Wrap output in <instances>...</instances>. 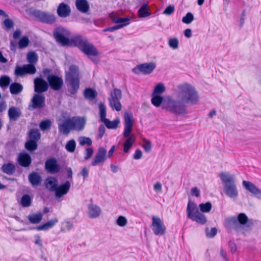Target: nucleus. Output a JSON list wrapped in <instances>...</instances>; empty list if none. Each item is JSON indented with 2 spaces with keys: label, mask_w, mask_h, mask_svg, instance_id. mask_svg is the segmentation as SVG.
<instances>
[{
  "label": "nucleus",
  "mask_w": 261,
  "mask_h": 261,
  "mask_svg": "<svg viewBox=\"0 0 261 261\" xmlns=\"http://www.w3.org/2000/svg\"><path fill=\"white\" fill-rule=\"evenodd\" d=\"M105 124L106 126L109 129H116L117 128L118 124L120 123L119 119H116L113 121H110L108 119H105L102 122Z\"/></svg>",
  "instance_id": "nucleus-39"
},
{
  "label": "nucleus",
  "mask_w": 261,
  "mask_h": 261,
  "mask_svg": "<svg viewBox=\"0 0 261 261\" xmlns=\"http://www.w3.org/2000/svg\"><path fill=\"white\" fill-rule=\"evenodd\" d=\"M28 179L33 187L39 186L42 181L40 174L35 172H33L29 175Z\"/></svg>",
  "instance_id": "nucleus-27"
},
{
  "label": "nucleus",
  "mask_w": 261,
  "mask_h": 261,
  "mask_svg": "<svg viewBox=\"0 0 261 261\" xmlns=\"http://www.w3.org/2000/svg\"><path fill=\"white\" fill-rule=\"evenodd\" d=\"M143 147L146 152H150L151 150V144L149 141H145L143 145Z\"/></svg>",
  "instance_id": "nucleus-57"
},
{
  "label": "nucleus",
  "mask_w": 261,
  "mask_h": 261,
  "mask_svg": "<svg viewBox=\"0 0 261 261\" xmlns=\"http://www.w3.org/2000/svg\"><path fill=\"white\" fill-rule=\"evenodd\" d=\"M199 211L197 204L194 202L189 201L187 207V214L189 218L193 221L201 224H204L207 221L205 216L202 213H208L211 211L212 206L210 202L201 203L199 205Z\"/></svg>",
  "instance_id": "nucleus-1"
},
{
  "label": "nucleus",
  "mask_w": 261,
  "mask_h": 261,
  "mask_svg": "<svg viewBox=\"0 0 261 261\" xmlns=\"http://www.w3.org/2000/svg\"><path fill=\"white\" fill-rule=\"evenodd\" d=\"M25 147L28 150L30 151H33L36 150L37 148V141H35V140H30V141L26 142Z\"/></svg>",
  "instance_id": "nucleus-46"
},
{
  "label": "nucleus",
  "mask_w": 261,
  "mask_h": 261,
  "mask_svg": "<svg viewBox=\"0 0 261 261\" xmlns=\"http://www.w3.org/2000/svg\"><path fill=\"white\" fill-rule=\"evenodd\" d=\"M45 184L46 188L50 191L53 192L58 186V180L54 177H49L46 179Z\"/></svg>",
  "instance_id": "nucleus-31"
},
{
  "label": "nucleus",
  "mask_w": 261,
  "mask_h": 261,
  "mask_svg": "<svg viewBox=\"0 0 261 261\" xmlns=\"http://www.w3.org/2000/svg\"><path fill=\"white\" fill-rule=\"evenodd\" d=\"M78 141L79 144L81 146L88 145L91 146L92 143V141L90 138L86 137H80L79 138Z\"/></svg>",
  "instance_id": "nucleus-48"
},
{
  "label": "nucleus",
  "mask_w": 261,
  "mask_h": 261,
  "mask_svg": "<svg viewBox=\"0 0 261 261\" xmlns=\"http://www.w3.org/2000/svg\"><path fill=\"white\" fill-rule=\"evenodd\" d=\"M93 153V150L92 148H87L85 150L84 159L86 160L89 159Z\"/></svg>",
  "instance_id": "nucleus-56"
},
{
  "label": "nucleus",
  "mask_w": 261,
  "mask_h": 261,
  "mask_svg": "<svg viewBox=\"0 0 261 261\" xmlns=\"http://www.w3.org/2000/svg\"><path fill=\"white\" fill-rule=\"evenodd\" d=\"M8 115L10 121H16L21 115L20 110L15 107H11L8 110Z\"/></svg>",
  "instance_id": "nucleus-26"
},
{
  "label": "nucleus",
  "mask_w": 261,
  "mask_h": 261,
  "mask_svg": "<svg viewBox=\"0 0 261 261\" xmlns=\"http://www.w3.org/2000/svg\"><path fill=\"white\" fill-rule=\"evenodd\" d=\"M27 59L30 64L34 65L38 61V57L35 51H30L27 54Z\"/></svg>",
  "instance_id": "nucleus-42"
},
{
  "label": "nucleus",
  "mask_w": 261,
  "mask_h": 261,
  "mask_svg": "<svg viewBox=\"0 0 261 261\" xmlns=\"http://www.w3.org/2000/svg\"><path fill=\"white\" fill-rule=\"evenodd\" d=\"M66 83L68 88V92L71 95H75L80 88V75L77 67L71 65L69 72L66 75Z\"/></svg>",
  "instance_id": "nucleus-4"
},
{
  "label": "nucleus",
  "mask_w": 261,
  "mask_h": 261,
  "mask_svg": "<svg viewBox=\"0 0 261 261\" xmlns=\"http://www.w3.org/2000/svg\"><path fill=\"white\" fill-rule=\"evenodd\" d=\"M151 229L154 234L156 236L164 235L166 232V227L164 222L159 217L152 216Z\"/></svg>",
  "instance_id": "nucleus-11"
},
{
  "label": "nucleus",
  "mask_w": 261,
  "mask_h": 261,
  "mask_svg": "<svg viewBox=\"0 0 261 261\" xmlns=\"http://www.w3.org/2000/svg\"><path fill=\"white\" fill-rule=\"evenodd\" d=\"M76 147L75 141L72 139L67 142L65 146L66 149L69 152H73Z\"/></svg>",
  "instance_id": "nucleus-49"
},
{
  "label": "nucleus",
  "mask_w": 261,
  "mask_h": 261,
  "mask_svg": "<svg viewBox=\"0 0 261 261\" xmlns=\"http://www.w3.org/2000/svg\"><path fill=\"white\" fill-rule=\"evenodd\" d=\"M36 72L34 65L29 64L22 66H16L15 69V74L17 76H22L26 74H33Z\"/></svg>",
  "instance_id": "nucleus-14"
},
{
  "label": "nucleus",
  "mask_w": 261,
  "mask_h": 261,
  "mask_svg": "<svg viewBox=\"0 0 261 261\" xmlns=\"http://www.w3.org/2000/svg\"><path fill=\"white\" fill-rule=\"evenodd\" d=\"M243 185L244 188L253 194L257 198H261V190L258 188L254 184L249 181L243 180Z\"/></svg>",
  "instance_id": "nucleus-19"
},
{
  "label": "nucleus",
  "mask_w": 261,
  "mask_h": 261,
  "mask_svg": "<svg viewBox=\"0 0 261 261\" xmlns=\"http://www.w3.org/2000/svg\"><path fill=\"white\" fill-rule=\"evenodd\" d=\"M128 24H126V23H124V24H118L116 25H115V26H113V27H110V32H113L115 30H117L118 29H120L122 28H123V27L124 26H126L127 25H128Z\"/></svg>",
  "instance_id": "nucleus-62"
},
{
  "label": "nucleus",
  "mask_w": 261,
  "mask_h": 261,
  "mask_svg": "<svg viewBox=\"0 0 261 261\" xmlns=\"http://www.w3.org/2000/svg\"><path fill=\"white\" fill-rule=\"evenodd\" d=\"M71 41L74 43V46H77L89 57L98 56V51L96 48L89 43L85 37L80 35H75L71 37Z\"/></svg>",
  "instance_id": "nucleus-3"
},
{
  "label": "nucleus",
  "mask_w": 261,
  "mask_h": 261,
  "mask_svg": "<svg viewBox=\"0 0 261 261\" xmlns=\"http://www.w3.org/2000/svg\"><path fill=\"white\" fill-rule=\"evenodd\" d=\"M48 83L41 78L38 77L34 80V90L36 92L41 93L47 90Z\"/></svg>",
  "instance_id": "nucleus-18"
},
{
  "label": "nucleus",
  "mask_w": 261,
  "mask_h": 261,
  "mask_svg": "<svg viewBox=\"0 0 261 261\" xmlns=\"http://www.w3.org/2000/svg\"><path fill=\"white\" fill-rule=\"evenodd\" d=\"M10 83V79L9 76L4 75L0 78V87H7Z\"/></svg>",
  "instance_id": "nucleus-50"
},
{
  "label": "nucleus",
  "mask_w": 261,
  "mask_h": 261,
  "mask_svg": "<svg viewBox=\"0 0 261 261\" xmlns=\"http://www.w3.org/2000/svg\"><path fill=\"white\" fill-rule=\"evenodd\" d=\"M84 95L85 98L93 100L96 97L97 93L96 90L89 88L85 90Z\"/></svg>",
  "instance_id": "nucleus-36"
},
{
  "label": "nucleus",
  "mask_w": 261,
  "mask_h": 261,
  "mask_svg": "<svg viewBox=\"0 0 261 261\" xmlns=\"http://www.w3.org/2000/svg\"><path fill=\"white\" fill-rule=\"evenodd\" d=\"M166 91V87L163 83H159L157 84L154 88L152 93L153 95H161L164 93Z\"/></svg>",
  "instance_id": "nucleus-40"
},
{
  "label": "nucleus",
  "mask_w": 261,
  "mask_h": 261,
  "mask_svg": "<svg viewBox=\"0 0 261 261\" xmlns=\"http://www.w3.org/2000/svg\"><path fill=\"white\" fill-rule=\"evenodd\" d=\"M127 223V220L126 218L122 216H119L116 220V224L120 227L125 226Z\"/></svg>",
  "instance_id": "nucleus-51"
},
{
  "label": "nucleus",
  "mask_w": 261,
  "mask_h": 261,
  "mask_svg": "<svg viewBox=\"0 0 261 261\" xmlns=\"http://www.w3.org/2000/svg\"><path fill=\"white\" fill-rule=\"evenodd\" d=\"M248 220L247 216L244 213L240 214L238 218L232 217L226 220V226L238 231H241L243 225H245Z\"/></svg>",
  "instance_id": "nucleus-7"
},
{
  "label": "nucleus",
  "mask_w": 261,
  "mask_h": 261,
  "mask_svg": "<svg viewBox=\"0 0 261 261\" xmlns=\"http://www.w3.org/2000/svg\"><path fill=\"white\" fill-rule=\"evenodd\" d=\"M41 137V134L37 129H32L30 131L29 138L30 140H35L38 141Z\"/></svg>",
  "instance_id": "nucleus-45"
},
{
  "label": "nucleus",
  "mask_w": 261,
  "mask_h": 261,
  "mask_svg": "<svg viewBox=\"0 0 261 261\" xmlns=\"http://www.w3.org/2000/svg\"><path fill=\"white\" fill-rule=\"evenodd\" d=\"M3 24L7 29H11L13 28L14 23V22L9 18H6L4 20Z\"/></svg>",
  "instance_id": "nucleus-55"
},
{
  "label": "nucleus",
  "mask_w": 261,
  "mask_h": 261,
  "mask_svg": "<svg viewBox=\"0 0 261 261\" xmlns=\"http://www.w3.org/2000/svg\"><path fill=\"white\" fill-rule=\"evenodd\" d=\"M206 236L208 238L214 237L217 233V229L215 227L212 228L210 230L207 228L205 230Z\"/></svg>",
  "instance_id": "nucleus-53"
},
{
  "label": "nucleus",
  "mask_w": 261,
  "mask_h": 261,
  "mask_svg": "<svg viewBox=\"0 0 261 261\" xmlns=\"http://www.w3.org/2000/svg\"><path fill=\"white\" fill-rule=\"evenodd\" d=\"M2 170L8 175H12L15 171V166L11 163L4 164L2 167Z\"/></svg>",
  "instance_id": "nucleus-34"
},
{
  "label": "nucleus",
  "mask_w": 261,
  "mask_h": 261,
  "mask_svg": "<svg viewBox=\"0 0 261 261\" xmlns=\"http://www.w3.org/2000/svg\"><path fill=\"white\" fill-rule=\"evenodd\" d=\"M174 6L170 5L165 9V10L163 12V14L165 15H170L174 12Z\"/></svg>",
  "instance_id": "nucleus-58"
},
{
  "label": "nucleus",
  "mask_w": 261,
  "mask_h": 261,
  "mask_svg": "<svg viewBox=\"0 0 261 261\" xmlns=\"http://www.w3.org/2000/svg\"><path fill=\"white\" fill-rule=\"evenodd\" d=\"M169 45L173 49H177L178 46V40L177 38H171L169 40Z\"/></svg>",
  "instance_id": "nucleus-54"
},
{
  "label": "nucleus",
  "mask_w": 261,
  "mask_h": 261,
  "mask_svg": "<svg viewBox=\"0 0 261 261\" xmlns=\"http://www.w3.org/2000/svg\"><path fill=\"white\" fill-rule=\"evenodd\" d=\"M138 16L140 17H146L151 15V13L149 11L148 6L147 4H143L139 9Z\"/></svg>",
  "instance_id": "nucleus-38"
},
{
  "label": "nucleus",
  "mask_w": 261,
  "mask_h": 261,
  "mask_svg": "<svg viewBox=\"0 0 261 261\" xmlns=\"http://www.w3.org/2000/svg\"><path fill=\"white\" fill-rule=\"evenodd\" d=\"M81 175L83 176V179L85 180L89 175V170L86 167L83 168L81 172Z\"/></svg>",
  "instance_id": "nucleus-59"
},
{
  "label": "nucleus",
  "mask_w": 261,
  "mask_h": 261,
  "mask_svg": "<svg viewBox=\"0 0 261 261\" xmlns=\"http://www.w3.org/2000/svg\"><path fill=\"white\" fill-rule=\"evenodd\" d=\"M50 87L54 90H59L63 84V80L58 76L50 74L47 77Z\"/></svg>",
  "instance_id": "nucleus-17"
},
{
  "label": "nucleus",
  "mask_w": 261,
  "mask_h": 261,
  "mask_svg": "<svg viewBox=\"0 0 261 261\" xmlns=\"http://www.w3.org/2000/svg\"><path fill=\"white\" fill-rule=\"evenodd\" d=\"M33 15L40 21L43 23L51 24L56 21V18L54 15L44 12L36 10L33 12Z\"/></svg>",
  "instance_id": "nucleus-15"
},
{
  "label": "nucleus",
  "mask_w": 261,
  "mask_h": 261,
  "mask_svg": "<svg viewBox=\"0 0 261 261\" xmlns=\"http://www.w3.org/2000/svg\"><path fill=\"white\" fill-rule=\"evenodd\" d=\"M142 156V152L140 149H137L133 155V158L135 160H139Z\"/></svg>",
  "instance_id": "nucleus-63"
},
{
  "label": "nucleus",
  "mask_w": 261,
  "mask_h": 261,
  "mask_svg": "<svg viewBox=\"0 0 261 261\" xmlns=\"http://www.w3.org/2000/svg\"><path fill=\"white\" fill-rule=\"evenodd\" d=\"M51 125V121L49 119H47L40 122L39 124V127L42 131L45 132L49 130L50 129Z\"/></svg>",
  "instance_id": "nucleus-44"
},
{
  "label": "nucleus",
  "mask_w": 261,
  "mask_h": 261,
  "mask_svg": "<svg viewBox=\"0 0 261 261\" xmlns=\"http://www.w3.org/2000/svg\"><path fill=\"white\" fill-rule=\"evenodd\" d=\"M58 222V219L57 218L53 219L43 224L37 226L36 227V229L38 231L47 230L53 228Z\"/></svg>",
  "instance_id": "nucleus-30"
},
{
  "label": "nucleus",
  "mask_w": 261,
  "mask_h": 261,
  "mask_svg": "<svg viewBox=\"0 0 261 261\" xmlns=\"http://www.w3.org/2000/svg\"><path fill=\"white\" fill-rule=\"evenodd\" d=\"M42 219V214L41 213L30 214L28 220L32 224H38Z\"/></svg>",
  "instance_id": "nucleus-35"
},
{
  "label": "nucleus",
  "mask_w": 261,
  "mask_h": 261,
  "mask_svg": "<svg viewBox=\"0 0 261 261\" xmlns=\"http://www.w3.org/2000/svg\"><path fill=\"white\" fill-rule=\"evenodd\" d=\"M128 24H126V23H124V24H118L116 25H115V26H113V27H110V32H113L115 30H117L118 29H120L122 28H123V27L124 26H126L127 25H128Z\"/></svg>",
  "instance_id": "nucleus-61"
},
{
  "label": "nucleus",
  "mask_w": 261,
  "mask_h": 261,
  "mask_svg": "<svg viewBox=\"0 0 261 261\" xmlns=\"http://www.w3.org/2000/svg\"><path fill=\"white\" fill-rule=\"evenodd\" d=\"M53 33L56 41L62 45H74L71 38L70 40L68 38L69 32L65 28L61 27H57L54 30Z\"/></svg>",
  "instance_id": "nucleus-8"
},
{
  "label": "nucleus",
  "mask_w": 261,
  "mask_h": 261,
  "mask_svg": "<svg viewBox=\"0 0 261 261\" xmlns=\"http://www.w3.org/2000/svg\"><path fill=\"white\" fill-rule=\"evenodd\" d=\"M122 98L121 90L115 88L110 92V96L108 98L110 107L113 110L120 111L122 109L120 100Z\"/></svg>",
  "instance_id": "nucleus-9"
},
{
  "label": "nucleus",
  "mask_w": 261,
  "mask_h": 261,
  "mask_svg": "<svg viewBox=\"0 0 261 261\" xmlns=\"http://www.w3.org/2000/svg\"><path fill=\"white\" fill-rule=\"evenodd\" d=\"M220 179L224 185V190L225 194L230 198H236L238 195V192L235 184L234 175L228 172H222L220 173Z\"/></svg>",
  "instance_id": "nucleus-6"
},
{
  "label": "nucleus",
  "mask_w": 261,
  "mask_h": 261,
  "mask_svg": "<svg viewBox=\"0 0 261 261\" xmlns=\"http://www.w3.org/2000/svg\"><path fill=\"white\" fill-rule=\"evenodd\" d=\"M99 116L100 120L101 122H103L107 119L106 118V107L105 104L100 102L99 103Z\"/></svg>",
  "instance_id": "nucleus-43"
},
{
  "label": "nucleus",
  "mask_w": 261,
  "mask_h": 261,
  "mask_svg": "<svg viewBox=\"0 0 261 261\" xmlns=\"http://www.w3.org/2000/svg\"><path fill=\"white\" fill-rule=\"evenodd\" d=\"M18 162L21 166L27 167L31 165L32 159L29 154L22 152L20 153L18 155Z\"/></svg>",
  "instance_id": "nucleus-24"
},
{
  "label": "nucleus",
  "mask_w": 261,
  "mask_h": 261,
  "mask_svg": "<svg viewBox=\"0 0 261 261\" xmlns=\"http://www.w3.org/2000/svg\"><path fill=\"white\" fill-rule=\"evenodd\" d=\"M45 97L41 94H35L32 100V105L30 106L33 109H40L43 108L45 105Z\"/></svg>",
  "instance_id": "nucleus-20"
},
{
  "label": "nucleus",
  "mask_w": 261,
  "mask_h": 261,
  "mask_svg": "<svg viewBox=\"0 0 261 261\" xmlns=\"http://www.w3.org/2000/svg\"><path fill=\"white\" fill-rule=\"evenodd\" d=\"M75 5L77 9L84 13H87L90 8L87 0H76Z\"/></svg>",
  "instance_id": "nucleus-29"
},
{
  "label": "nucleus",
  "mask_w": 261,
  "mask_h": 261,
  "mask_svg": "<svg viewBox=\"0 0 261 261\" xmlns=\"http://www.w3.org/2000/svg\"><path fill=\"white\" fill-rule=\"evenodd\" d=\"M156 65L153 62L146 63L137 65L133 71L136 74L142 73L144 74L151 73L155 68Z\"/></svg>",
  "instance_id": "nucleus-13"
},
{
  "label": "nucleus",
  "mask_w": 261,
  "mask_h": 261,
  "mask_svg": "<svg viewBox=\"0 0 261 261\" xmlns=\"http://www.w3.org/2000/svg\"><path fill=\"white\" fill-rule=\"evenodd\" d=\"M133 125V116L132 113H124V129L123 133V137L126 138L123 143V151L128 153L136 141V136L132 134Z\"/></svg>",
  "instance_id": "nucleus-2"
},
{
  "label": "nucleus",
  "mask_w": 261,
  "mask_h": 261,
  "mask_svg": "<svg viewBox=\"0 0 261 261\" xmlns=\"http://www.w3.org/2000/svg\"><path fill=\"white\" fill-rule=\"evenodd\" d=\"M57 13L59 16L61 17H66L70 14V7L67 5L61 3L58 8Z\"/></svg>",
  "instance_id": "nucleus-28"
},
{
  "label": "nucleus",
  "mask_w": 261,
  "mask_h": 261,
  "mask_svg": "<svg viewBox=\"0 0 261 261\" xmlns=\"http://www.w3.org/2000/svg\"><path fill=\"white\" fill-rule=\"evenodd\" d=\"M163 109L175 114L179 112V101L171 96H165Z\"/></svg>",
  "instance_id": "nucleus-10"
},
{
  "label": "nucleus",
  "mask_w": 261,
  "mask_h": 261,
  "mask_svg": "<svg viewBox=\"0 0 261 261\" xmlns=\"http://www.w3.org/2000/svg\"><path fill=\"white\" fill-rule=\"evenodd\" d=\"M105 127L103 125H100L98 128V137L99 138H101L105 133Z\"/></svg>",
  "instance_id": "nucleus-64"
},
{
  "label": "nucleus",
  "mask_w": 261,
  "mask_h": 261,
  "mask_svg": "<svg viewBox=\"0 0 261 261\" xmlns=\"http://www.w3.org/2000/svg\"><path fill=\"white\" fill-rule=\"evenodd\" d=\"M23 90V86L19 83H13L10 86V91L12 94H18Z\"/></svg>",
  "instance_id": "nucleus-37"
},
{
  "label": "nucleus",
  "mask_w": 261,
  "mask_h": 261,
  "mask_svg": "<svg viewBox=\"0 0 261 261\" xmlns=\"http://www.w3.org/2000/svg\"><path fill=\"white\" fill-rule=\"evenodd\" d=\"M71 119L73 130L80 131L83 129L85 125V120L83 118L73 117Z\"/></svg>",
  "instance_id": "nucleus-22"
},
{
  "label": "nucleus",
  "mask_w": 261,
  "mask_h": 261,
  "mask_svg": "<svg viewBox=\"0 0 261 261\" xmlns=\"http://www.w3.org/2000/svg\"><path fill=\"white\" fill-rule=\"evenodd\" d=\"M164 100L165 97L159 95L151 94V103L156 107H159L162 105V108H163Z\"/></svg>",
  "instance_id": "nucleus-33"
},
{
  "label": "nucleus",
  "mask_w": 261,
  "mask_h": 261,
  "mask_svg": "<svg viewBox=\"0 0 261 261\" xmlns=\"http://www.w3.org/2000/svg\"><path fill=\"white\" fill-rule=\"evenodd\" d=\"M100 207L95 204H91L88 205V216L91 218H96L101 214Z\"/></svg>",
  "instance_id": "nucleus-25"
},
{
  "label": "nucleus",
  "mask_w": 261,
  "mask_h": 261,
  "mask_svg": "<svg viewBox=\"0 0 261 261\" xmlns=\"http://www.w3.org/2000/svg\"><path fill=\"white\" fill-rule=\"evenodd\" d=\"M128 24H126V23H124V24H118L116 25H115V26H113V27H110V32H113L115 30H117L118 29H120L122 28H123V27L124 26H126L127 25H128Z\"/></svg>",
  "instance_id": "nucleus-60"
},
{
  "label": "nucleus",
  "mask_w": 261,
  "mask_h": 261,
  "mask_svg": "<svg viewBox=\"0 0 261 261\" xmlns=\"http://www.w3.org/2000/svg\"><path fill=\"white\" fill-rule=\"evenodd\" d=\"M72 129V124L70 118L66 119L62 123L59 125V131L64 135L68 134Z\"/></svg>",
  "instance_id": "nucleus-23"
},
{
  "label": "nucleus",
  "mask_w": 261,
  "mask_h": 261,
  "mask_svg": "<svg viewBox=\"0 0 261 261\" xmlns=\"http://www.w3.org/2000/svg\"><path fill=\"white\" fill-rule=\"evenodd\" d=\"M193 15L191 12H188L185 16L182 17V21L185 23L189 24L193 20Z\"/></svg>",
  "instance_id": "nucleus-52"
},
{
  "label": "nucleus",
  "mask_w": 261,
  "mask_h": 261,
  "mask_svg": "<svg viewBox=\"0 0 261 261\" xmlns=\"http://www.w3.org/2000/svg\"><path fill=\"white\" fill-rule=\"evenodd\" d=\"M70 186L71 184L69 181H66L63 184L57 186L55 191L56 197L59 198L66 195L68 192Z\"/></svg>",
  "instance_id": "nucleus-21"
},
{
  "label": "nucleus",
  "mask_w": 261,
  "mask_h": 261,
  "mask_svg": "<svg viewBox=\"0 0 261 261\" xmlns=\"http://www.w3.org/2000/svg\"><path fill=\"white\" fill-rule=\"evenodd\" d=\"M198 101V93L193 86L187 83L180 85V102L193 105Z\"/></svg>",
  "instance_id": "nucleus-5"
},
{
  "label": "nucleus",
  "mask_w": 261,
  "mask_h": 261,
  "mask_svg": "<svg viewBox=\"0 0 261 261\" xmlns=\"http://www.w3.org/2000/svg\"><path fill=\"white\" fill-rule=\"evenodd\" d=\"M32 198L28 194L23 195L20 201V204L23 207H27L31 206L32 203Z\"/></svg>",
  "instance_id": "nucleus-41"
},
{
  "label": "nucleus",
  "mask_w": 261,
  "mask_h": 261,
  "mask_svg": "<svg viewBox=\"0 0 261 261\" xmlns=\"http://www.w3.org/2000/svg\"><path fill=\"white\" fill-rule=\"evenodd\" d=\"M30 43V40L28 37L25 36H23L18 42V47L19 48L22 49L27 47Z\"/></svg>",
  "instance_id": "nucleus-47"
},
{
  "label": "nucleus",
  "mask_w": 261,
  "mask_h": 261,
  "mask_svg": "<svg viewBox=\"0 0 261 261\" xmlns=\"http://www.w3.org/2000/svg\"><path fill=\"white\" fill-rule=\"evenodd\" d=\"M110 18L112 20V21L115 23H120V24H129L130 19L127 17L125 18H121L118 17L117 14L114 12H112L109 15Z\"/></svg>",
  "instance_id": "nucleus-32"
},
{
  "label": "nucleus",
  "mask_w": 261,
  "mask_h": 261,
  "mask_svg": "<svg viewBox=\"0 0 261 261\" xmlns=\"http://www.w3.org/2000/svg\"><path fill=\"white\" fill-rule=\"evenodd\" d=\"M107 150L104 147H99L92 159L91 165L92 166L102 165L107 159Z\"/></svg>",
  "instance_id": "nucleus-12"
},
{
  "label": "nucleus",
  "mask_w": 261,
  "mask_h": 261,
  "mask_svg": "<svg viewBox=\"0 0 261 261\" xmlns=\"http://www.w3.org/2000/svg\"><path fill=\"white\" fill-rule=\"evenodd\" d=\"M45 169L51 174L59 173L61 170V167L58 164L57 160L54 158L47 159L45 163Z\"/></svg>",
  "instance_id": "nucleus-16"
}]
</instances>
